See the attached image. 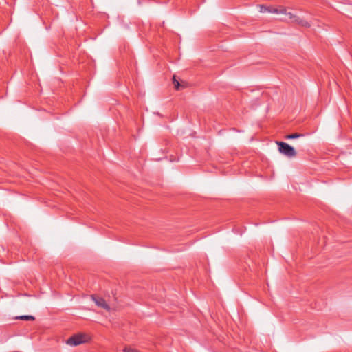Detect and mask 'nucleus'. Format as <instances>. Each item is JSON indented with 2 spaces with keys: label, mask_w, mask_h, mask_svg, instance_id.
Returning <instances> with one entry per match:
<instances>
[{
  "label": "nucleus",
  "mask_w": 352,
  "mask_h": 352,
  "mask_svg": "<svg viewBox=\"0 0 352 352\" xmlns=\"http://www.w3.org/2000/svg\"><path fill=\"white\" fill-rule=\"evenodd\" d=\"M260 12L264 13V12H271V8L272 7H267L265 6H260Z\"/></svg>",
  "instance_id": "nucleus-9"
},
{
  "label": "nucleus",
  "mask_w": 352,
  "mask_h": 352,
  "mask_svg": "<svg viewBox=\"0 0 352 352\" xmlns=\"http://www.w3.org/2000/svg\"><path fill=\"white\" fill-rule=\"evenodd\" d=\"M123 351H124V352H139V351H137L136 349H131V348H129V347H125V348L123 349Z\"/></svg>",
  "instance_id": "nucleus-11"
},
{
  "label": "nucleus",
  "mask_w": 352,
  "mask_h": 352,
  "mask_svg": "<svg viewBox=\"0 0 352 352\" xmlns=\"http://www.w3.org/2000/svg\"><path fill=\"white\" fill-rule=\"evenodd\" d=\"M173 83L175 89L179 90L180 88L184 87L183 84H180L179 82L176 79L175 76L173 77Z\"/></svg>",
  "instance_id": "nucleus-6"
},
{
  "label": "nucleus",
  "mask_w": 352,
  "mask_h": 352,
  "mask_svg": "<svg viewBox=\"0 0 352 352\" xmlns=\"http://www.w3.org/2000/svg\"><path fill=\"white\" fill-rule=\"evenodd\" d=\"M283 14L288 16L289 18L292 19L293 21H294V19H295V17L296 16V15L293 14L292 12H287V11H286V13H283Z\"/></svg>",
  "instance_id": "nucleus-10"
},
{
  "label": "nucleus",
  "mask_w": 352,
  "mask_h": 352,
  "mask_svg": "<svg viewBox=\"0 0 352 352\" xmlns=\"http://www.w3.org/2000/svg\"><path fill=\"white\" fill-rule=\"evenodd\" d=\"M303 135H304L302 133H292V134L286 135L285 138L286 139H296V138H298L300 137H302Z\"/></svg>",
  "instance_id": "nucleus-7"
},
{
  "label": "nucleus",
  "mask_w": 352,
  "mask_h": 352,
  "mask_svg": "<svg viewBox=\"0 0 352 352\" xmlns=\"http://www.w3.org/2000/svg\"><path fill=\"white\" fill-rule=\"evenodd\" d=\"M293 22L296 23V24L302 27L309 28L311 26L310 23L308 21L303 19H301L298 16H296L295 17Z\"/></svg>",
  "instance_id": "nucleus-4"
},
{
  "label": "nucleus",
  "mask_w": 352,
  "mask_h": 352,
  "mask_svg": "<svg viewBox=\"0 0 352 352\" xmlns=\"http://www.w3.org/2000/svg\"><path fill=\"white\" fill-rule=\"evenodd\" d=\"M85 336L82 334H78L74 335L72 337H70L67 341V344L72 345V346H77L79 345L83 342H85Z\"/></svg>",
  "instance_id": "nucleus-2"
},
{
  "label": "nucleus",
  "mask_w": 352,
  "mask_h": 352,
  "mask_svg": "<svg viewBox=\"0 0 352 352\" xmlns=\"http://www.w3.org/2000/svg\"><path fill=\"white\" fill-rule=\"evenodd\" d=\"M274 14H283L286 13V8L280 7V8H271V12Z\"/></svg>",
  "instance_id": "nucleus-5"
},
{
  "label": "nucleus",
  "mask_w": 352,
  "mask_h": 352,
  "mask_svg": "<svg viewBox=\"0 0 352 352\" xmlns=\"http://www.w3.org/2000/svg\"><path fill=\"white\" fill-rule=\"evenodd\" d=\"M278 151L285 156L292 158L296 156V151L294 148L284 142H276Z\"/></svg>",
  "instance_id": "nucleus-1"
},
{
  "label": "nucleus",
  "mask_w": 352,
  "mask_h": 352,
  "mask_svg": "<svg viewBox=\"0 0 352 352\" xmlns=\"http://www.w3.org/2000/svg\"><path fill=\"white\" fill-rule=\"evenodd\" d=\"M18 318L23 320H34L35 319V318L33 316L30 315L21 316Z\"/></svg>",
  "instance_id": "nucleus-8"
},
{
  "label": "nucleus",
  "mask_w": 352,
  "mask_h": 352,
  "mask_svg": "<svg viewBox=\"0 0 352 352\" xmlns=\"http://www.w3.org/2000/svg\"><path fill=\"white\" fill-rule=\"evenodd\" d=\"M91 299L94 301L96 305L99 307L104 309L107 311H110L109 305L106 302L105 300L98 296L92 295Z\"/></svg>",
  "instance_id": "nucleus-3"
}]
</instances>
